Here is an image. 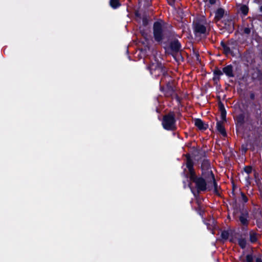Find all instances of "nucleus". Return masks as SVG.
I'll use <instances>...</instances> for the list:
<instances>
[{"label":"nucleus","instance_id":"1","mask_svg":"<svg viewBox=\"0 0 262 262\" xmlns=\"http://www.w3.org/2000/svg\"><path fill=\"white\" fill-rule=\"evenodd\" d=\"M193 162L189 157H187L186 166L188 169L189 179L195 184L198 191H205L206 189V183L202 178H198L195 176L193 168Z\"/></svg>","mask_w":262,"mask_h":262},{"label":"nucleus","instance_id":"2","mask_svg":"<svg viewBox=\"0 0 262 262\" xmlns=\"http://www.w3.org/2000/svg\"><path fill=\"white\" fill-rule=\"evenodd\" d=\"M162 125L166 130H174L176 128L174 115L170 113L163 117Z\"/></svg>","mask_w":262,"mask_h":262},{"label":"nucleus","instance_id":"3","mask_svg":"<svg viewBox=\"0 0 262 262\" xmlns=\"http://www.w3.org/2000/svg\"><path fill=\"white\" fill-rule=\"evenodd\" d=\"M206 23L203 20H200L198 17L193 21V30L196 35L204 34L206 31Z\"/></svg>","mask_w":262,"mask_h":262},{"label":"nucleus","instance_id":"4","mask_svg":"<svg viewBox=\"0 0 262 262\" xmlns=\"http://www.w3.org/2000/svg\"><path fill=\"white\" fill-rule=\"evenodd\" d=\"M149 69L151 74L155 77L164 75L165 72L162 64L156 60L150 64Z\"/></svg>","mask_w":262,"mask_h":262},{"label":"nucleus","instance_id":"5","mask_svg":"<svg viewBox=\"0 0 262 262\" xmlns=\"http://www.w3.org/2000/svg\"><path fill=\"white\" fill-rule=\"evenodd\" d=\"M164 22L161 20L155 23L154 25V34L156 41H160L162 39V28Z\"/></svg>","mask_w":262,"mask_h":262},{"label":"nucleus","instance_id":"6","mask_svg":"<svg viewBox=\"0 0 262 262\" xmlns=\"http://www.w3.org/2000/svg\"><path fill=\"white\" fill-rule=\"evenodd\" d=\"M161 90L165 92V95L167 96H171L173 95L174 91L172 86L169 82L166 88L161 87Z\"/></svg>","mask_w":262,"mask_h":262},{"label":"nucleus","instance_id":"7","mask_svg":"<svg viewBox=\"0 0 262 262\" xmlns=\"http://www.w3.org/2000/svg\"><path fill=\"white\" fill-rule=\"evenodd\" d=\"M209 176L210 177V181L208 182V187H213L215 190L217 189V184L215 181L214 175L211 171L209 172Z\"/></svg>","mask_w":262,"mask_h":262},{"label":"nucleus","instance_id":"8","mask_svg":"<svg viewBox=\"0 0 262 262\" xmlns=\"http://www.w3.org/2000/svg\"><path fill=\"white\" fill-rule=\"evenodd\" d=\"M135 15L136 16H146L147 15H149L150 14H147L146 10L140 5L138 9L135 10Z\"/></svg>","mask_w":262,"mask_h":262},{"label":"nucleus","instance_id":"9","mask_svg":"<svg viewBox=\"0 0 262 262\" xmlns=\"http://www.w3.org/2000/svg\"><path fill=\"white\" fill-rule=\"evenodd\" d=\"M170 48L173 51L177 52L181 50L180 43L177 40H174L171 43Z\"/></svg>","mask_w":262,"mask_h":262},{"label":"nucleus","instance_id":"10","mask_svg":"<svg viewBox=\"0 0 262 262\" xmlns=\"http://www.w3.org/2000/svg\"><path fill=\"white\" fill-rule=\"evenodd\" d=\"M194 124L200 129H205L207 127V125L200 119L194 120Z\"/></svg>","mask_w":262,"mask_h":262},{"label":"nucleus","instance_id":"11","mask_svg":"<svg viewBox=\"0 0 262 262\" xmlns=\"http://www.w3.org/2000/svg\"><path fill=\"white\" fill-rule=\"evenodd\" d=\"M214 13L215 16H224V15H229L227 11L221 8L216 9Z\"/></svg>","mask_w":262,"mask_h":262},{"label":"nucleus","instance_id":"12","mask_svg":"<svg viewBox=\"0 0 262 262\" xmlns=\"http://www.w3.org/2000/svg\"><path fill=\"white\" fill-rule=\"evenodd\" d=\"M223 72L229 77H233L232 68L231 66H227L223 68Z\"/></svg>","mask_w":262,"mask_h":262},{"label":"nucleus","instance_id":"13","mask_svg":"<svg viewBox=\"0 0 262 262\" xmlns=\"http://www.w3.org/2000/svg\"><path fill=\"white\" fill-rule=\"evenodd\" d=\"M216 127L217 130L223 136L226 135V132L224 125L221 122H218L216 123Z\"/></svg>","mask_w":262,"mask_h":262},{"label":"nucleus","instance_id":"14","mask_svg":"<svg viewBox=\"0 0 262 262\" xmlns=\"http://www.w3.org/2000/svg\"><path fill=\"white\" fill-rule=\"evenodd\" d=\"M110 5L113 8H117L120 6L119 0H110Z\"/></svg>","mask_w":262,"mask_h":262},{"label":"nucleus","instance_id":"15","mask_svg":"<svg viewBox=\"0 0 262 262\" xmlns=\"http://www.w3.org/2000/svg\"><path fill=\"white\" fill-rule=\"evenodd\" d=\"M239 220L243 225H247L248 223L247 214H242L239 217Z\"/></svg>","mask_w":262,"mask_h":262},{"label":"nucleus","instance_id":"16","mask_svg":"<svg viewBox=\"0 0 262 262\" xmlns=\"http://www.w3.org/2000/svg\"><path fill=\"white\" fill-rule=\"evenodd\" d=\"M248 7L246 5H242L239 8V11L244 15H246L248 14Z\"/></svg>","mask_w":262,"mask_h":262},{"label":"nucleus","instance_id":"17","mask_svg":"<svg viewBox=\"0 0 262 262\" xmlns=\"http://www.w3.org/2000/svg\"><path fill=\"white\" fill-rule=\"evenodd\" d=\"M257 234L253 232H251L250 233V239L252 243H254L257 241Z\"/></svg>","mask_w":262,"mask_h":262},{"label":"nucleus","instance_id":"18","mask_svg":"<svg viewBox=\"0 0 262 262\" xmlns=\"http://www.w3.org/2000/svg\"><path fill=\"white\" fill-rule=\"evenodd\" d=\"M238 243L239 245L242 248H245L246 246V241L244 238H239L238 240Z\"/></svg>","mask_w":262,"mask_h":262},{"label":"nucleus","instance_id":"19","mask_svg":"<svg viewBox=\"0 0 262 262\" xmlns=\"http://www.w3.org/2000/svg\"><path fill=\"white\" fill-rule=\"evenodd\" d=\"M222 47H223L224 51L226 54H228L230 53V48L228 46H227L224 43H222Z\"/></svg>","mask_w":262,"mask_h":262},{"label":"nucleus","instance_id":"20","mask_svg":"<svg viewBox=\"0 0 262 262\" xmlns=\"http://www.w3.org/2000/svg\"><path fill=\"white\" fill-rule=\"evenodd\" d=\"M253 258L252 254H248L246 255V259L244 262H253Z\"/></svg>","mask_w":262,"mask_h":262},{"label":"nucleus","instance_id":"21","mask_svg":"<svg viewBox=\"0 0 262 262\" xmlns=\"http://www.w3.org/2000/svg\"><path fill=\"white\" fill-rule=\"evenodd\" d=\"M220 107L221 109V116H222V119L225 120V116H226L225 108L223 107V106L222 104L220 105Z\"/></svg>","mask_w":262,"mask_h":262},{"label":"nucleus","instance_id":"22","mask_svg":"<svg viewBox=\"0 0 262 262\" xmlns=\"http://www.w3.org/2000/svg\"><path fill=\"white\" fill-rule=\"evenodd\" d=\"M228 232L227 231H223L222 233L221 236L223 238L227 239L228 237Z\"/></svg>","mask_w":262,"mask_h":262},{"label":"nucleus","instance_id":"23","mask_svg":"<svg viewBox=\"0 0 262 262\" xmlns=\"http://www.w3.org/2000/svg\"><path fill=\"white\" fill-rule=\"evenodd\" d=\"M219 0H206V3H208L210 5L215 4Z\"/></svg>","mask_w":262,"mask_h":262},{"label":"nucleus","instance_id":"24","mask_svg":"<svg viewBox=\"0 0 262 262\" xmlns=\"http://www.w3.org/2000/svg\"><path fill=\"white\" fill-rule=\"evenodd\" d=\"M245 171L246 172H247L248 174H249L251 172L252 168L250 166H247L245 168Z\"/></svg>","mask_w":262,"mask_h":262},{"label":"nucleus","instance_id":"25","mask_svg":"<svg viewBox=\"0 0 262 262\" xmlns=\"http://www.w3.org/2000/svg\"><path fill=\"white\" fill-rule=\"evenodd\" d=\"M244 32L246 34H249L250 33V29L248 28H245L244 29Z\"/></svg>","mask_w":262,"mask_h":262},{"label":"nucleus","instance_id":"26","mask_svg":"<svg viewBox=\"0 0 262 262\" xmlns=\"http://www.w3.org/2000/svg\"><path fill=\"white\" fill-rule=\"evenodd\" d=\"M242 197L243 201L244 202H247L248 201V199L247 196L243 193L242 194Z\"/></svg>","mask_w":262,"mask_h":262},{"label":"nucleus","instance_id":"27","mask_svg":"<svg viewBox=\"0 0 262 262\" xmlns=\"http://www.w3.org/2000/svg\"><path fill=\"white\" fill-rule=\"evenodd\" d=\"M142 22H143L144 25H146V24H147V18L146 17H143Z\"/></svg>","mask_w":262,"mask_h":262},{"label":"nucleus","instance_id":"28","mask_svg":"<svg viewBox=\"0 0 262 262\" xmlns=\"http://www.w3.org/2000/svg\"><path fill=\"white\" fill-rule=\"evenodd\" d=\"M254 2L259 5H262V0H254Z\"/></svg>","mask_w":262,"mask_h":262},{"label":"nucleus","instance_id":"29","mask_svg":"<svg viewBox=\"0 0 262 262\" xmlns=\"http://www.w3.org/2000/svg\"><path fill=\"white\" fill-rule=\"evenodd\" d=\"M256 262H262V259L260 258H257L256 259Z\"/></svg>","mask_w":262,"mask_h":262},{"label":"nucleus","instance_id":"30","mask_svg":"<svg viewBox=\"0 0 262 262\" xmlns=\"http://www.w3.org/2000/svg\"><path fill=\"white\" fill-rule=\"evenodd\" d=\"M182 14H183V13L181 11H180V12H179V13H178V14H179L180 16H181V15H182Z\"/></svg>","mask_w":262,"mask_h":262},{"label":"nucleus","instance_id":"31","mask_svg":"<svg viewBox=\"0 0 262 262\" xmlns=\"http://www.w3.org/2000/svg\"><path fill=\"white\" fill-rule=\"evenodd\" d=\"M259 10H260V11L262 13V5L260 6Z\"/></svg>","mask_w":262,"mask_h":262},{"label":"nucleus","instance_id":"32","mask_svg":"<svg viewBox=\"0 0 262 262\" xmlns=\"http://www.w3.org/2000/svg\"><path fill=\"white\" fill-rule=\"evenodd\" d=\"M189 187L190 188V189H191L192 192H193V190H192L190 185H189Z\"/></svg>","mask_w":262,"mask_h":262},{"label":"nucleus","instance_id":"33","mask_svg":"<svg viewBox=\"0 0 262 262\" xmlns=\"http://www.w3.org/2000/svg\"><path fill=\"white\" fill-rule=\"evenodd\" d=\"M219 72L220 74H221V71H219Z\"/></svg>","mask_w":262,"mask_h":262}]
</instances>
